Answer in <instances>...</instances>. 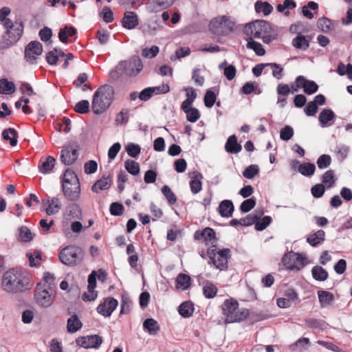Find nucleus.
<instances>
[{"instance_id":"nucleus-1","label":"nucleus","mask_w":352,"mask_h":352,"mask_svg":"<svg viewBox=\"0 0 352 352\" xmlns=\"http://www.w3.org/2000/svg\"><path fill=\"white\" fill-rule=\"evenodd\" d=\"M33 284L21 270L12 268L2 276L1 287L7 292L16 294L30 289Z\"/></svg>"},{"instance_id":"nucleus-2","label":"nucleus","mask_w":352,"mask_h":352,"mask_svg":"<svg viewBox=\"0 0 352 352\" xmlns=\"http://www.w3.org/2000/svg\"><path fill=\"white\" fill-rule=\"evenodd\" d=\"M114 89L111 85L100 87L94 93L91 104L93 112L99 115L104 112L113 100Z\"/></svg>"},{"instance_id":"nucleus-3","label":"nucleus","mask_w":352,"mask_h":352,"mask_svg":"<svg viewBox=\"0 0 352 352\" xmlns=\"http://www.w3.org/2000/svg\"><path fill=\"white\" fill-rule=\"evenodd\" d=\"M58 258L63 264L74 266L82 261L84 252L82 249L78 246L68 245L59 252Z\"/></svg>"},{"instance_id":"nucleus-4","label":"nucleus","mask_w":352,"mask_h":352,"mask_svg":"<svg viewBox=\"0 0 352 352\" xmlns=\"http://www.w3.org/2000/svg\"><path fill=\"white\" fill-rule=\"evenodd\" d=\"M272 27L270 23L264 20H256L245 26L247 34H252L255 38H261L264 34L270 33Z\"/></svg>"},{"instance_id":"nucleus-5","label":"nucleus","mask_w":352,"mask_h":352,"mask_svg":"<svg viewBox=\"0 0 352 352\" xmlns=\"http://www.w3.org/2000/svg\"><path fill=\"white\" fill-rule=\"evenodd\" d=\"M23 32V24L20 21L16 28L6 31L3 36L2 47L7 48L15 44L21 37Z\"/></svg>"},{"instance_id":"nucleus-6","label":"nucleus","mask_w":352,"mask_h":352,"mask_svg":"<svg viewBox=\"0 0 352 352\" xmlns=\"http://www.w3.org/2000/svg\"><path fill=\"white\" fill-rule=\"evenodd\" d=\"M43 52V45L37 41L30 42L25 48V58L30 64H36L38 56Z\"/></svg>"},{"instance_id":"nucleus-7","label":"nucleus","mask_w":352,"mask_h":352,"mask_svg":"<svg viewBox=\"0 0 352 352\" xmlns=\"http://www.w3.org/2000/svg\"><path fill=\"white\" fill-rule=\"evenodd\" d=\"M78 144L76 143L69 144L63 147L60 155V160L65 165L69 166L77 160Z\"/></svg>"},{"instance_id":"nucleus-8","label":"nucleus","mask_w":352,"mask_h":352,"mask_svg":"<svg viewBox=\"0 0 352 352\" xmlns=\"http://www.w3.org/2000/svg\"><path fill=\"white\" fill-rule=\"evenodd\" d=\"M34 296L36 303L43 307H48L53 302V298L48 292L47 288H43L41 283H38L35 291Z\"/></svg>"},{"instance_id":"nucleus-9","label":"nucleus","mask_w":352,"mask_h":352,"mask_svg":"<svg viewBox=\"0 0 352 352\" xmlns=\"http://www.w3.org/2000/svg\"><path fill=\"white\" fill-rule=\"evenodd\" d=\"M102 342V338L98 335L81 336L76 339V344L85 349H98L100 346Z\"/></svg>"},{"instance_id":"nucleus-10","label":"nucleus","mask_w":352,"mask_h":352,"mask_svg":"<svg viewBox=\"0 0 352 352\" xmlns=\"http://www.w3.org/2000/svg\"><path fill=\"white\" fill-rule=\"evenodd\" d=\"M239 303L233 299L226 300L222 305L223 314L226 316V323L236 322V313L238 310Z\"/></svg>"},{"instance_id":"nucleus-11","label":"nucleus","mask_w":352,"mask_h":352,"mask_svg":"<svg viewBox=\"0 0 352 352\" xmlns=\"http://www.w3.org/2000/svg\"><path fill=\"white\" fill-rule=\"evenodd\" d=\"M118 305V302L116 299L113 297H108L98 306L97 311L106 318L109 317Z\"/></svg>"},{"instance_id":"nucleus-12","label":"nucleus","mask_w":352,"mask_h":352,"mask_svg":"<svg viewBox=\"0 0 352 352\" xmlns=\"http://www.w3.org/2000/svg\"><path fill=\"white\" fill-rule=\"evenodd\" d=\"M296 87L303 88V91L307 95L315 94L318 90V85L314 80H307L303 76H298L296 80Z\"/></svg>"},{"instance_id":"nucleus-13","label":"nucleus","mask_w":352,"mask_h":352,"mask_svg":"<svg viewBox=\"0 0 352 352\" xmlns=\"http://www.w3.org/2000/svg\"><path fill=\"white\" fill-rule=\"evenodd\" d=\"M217 256V258H215L211 263L220 270H226L228 268V259L231 256L230 250L228 248L219 250Z\"/></svg>"},{"instance_id":"nucleus-14","label":"nucleus","mask_w":352,"mask_h":352,"mask_svg":"<svg viewBox=\"0 0 352 352\" xmlns=\"http://www.w3.org/2000/svg\"><path fill=\"white\" fill-rule=\"evenodd\" d=\"M176 0H148L147 8L150 12L157 13L170 8Z\"/></svg>"},{"instance_id":"nucleus-15","label":"nucleus","mask_w":352,"mask_h":352,"mask_svg":"<svg viewBox=\"0 0 352 352\" xmlns=\"http://www.w3.org/2000/svg\"><path fill=\"white\" fill-rule=\"evenodd\" d=\"M194 238L195 240H204L206 245L209 243L213 244L217 241L214 230L209 227L204 228L203 230H197L194 234Z\"/></svg>"},{"instance_id":"nucleus-16","label":"nucleus","mask_w":352,"mask_h":352,"mask_svg":"<svg viewBox=\"0 0 352 352\" xmlns=\"http://www.w3.org/2000/svg\"><path fill=\"white\" fill-rule=\"evenodd\" d=\"M218 212L222 217H231L234 211L233 202L229 199L221 201L218 207Z\"/></svg>"},{"instance_id":"nucleus-17","label":"nucleus","mask_w":352,"mask_h":352,"mask_svg":"<svg viewBox=\"0 0 352 352\" xmlns=\"http://www.w3.org/2000/svg\"><path fill=\"white\" fill-rule=\"evenodd\" d=\"M189 177L191 178L190 182V190L193 194H197L201 190V179L203 178V175L199 172L192 171L189 173Z\"/></svg>"},{"instance_id":"nucleus-18","label":"nucleus","mask_w":352,"mask_h":352,"mask_svg":"<svg viewBox=\"0 0 352 352\" xmlns=\"http://www.w3.org/2000/svg\"><path fill=\"white\" fill-rule=\"evenodd\" d=\"M121 22L124 28L133 29L138 25V15L134 12H126Z\"/></svg>"},{"instance_id":"nucleus-19","label":"nucleus","mask_w":352,"mask_h":352,"mask_svg":"<svg viewBox=\"0 0 352 352\" xmlns=\"http://www.w3.org/2000/svg\"><path fill=\"white\" fill-rule=\"evenodd\" d=\"M334 112L330 109H324L319 114L318 120L321 127L329 126L333 124L331 122L335 118Z\"/></svg>"},{"instance_id":"nucleus-20","label":"nucleus","mask_w":352,"mask_h":352,"mask_svg":"<svg viewBox=\"0 0 352 352\" xmlns=\"http://www.w3.org/2000/svg\"><path fill=\"white\" fill-rule=\"evenodd\" d=\"M111 179L109 174H104L102 177L96 181L91 186V190L94 192H98L100 190L109 189L111 186Z\"/></svg>"},{"instance_id":"nucleus-21","label":"nucleus","mask_w":352,"mask_h":352,"mask_svg":"<svg viewBox=\"0 0 352 352\" xmlns=\"http://www.w3.org/2000/svg\"><path fill=\"white\" fill-rule=\"evenodd\" d=\"M66 220L80 219L82 217V211L80 206L76 204H69L64 214Z\"/></svg>"},{"instance_id":"nucleus-22","label":"nucleus","mask_w":352,"mask_h":352,"mask_svg":"<svg viewBox=\"0 0 352 352\" xmlns=\"http://www.w3.org/2000/svg\"><path fill=\"white\" fill-rule=\"evenodd\" d=\"M78 184H80L79 179L76 174L72 170L67 168L63 175V181H62V188L68 189L67 188V184H70V186L76 185L78 187Z\"/></svg>"},{"instance_id":"nucleus-23","label":"nucleus","mask_w":352,"mask_h":352,"mask_svg":"<svg viewBox=\"0 0 352 352\" xmlns=\"http://www.w3.org/2000/svg\"><path fill=\"white\" fill-rule=\"evenodd\" d=\"M56 164V160L52 156L41 159L38 165L39 171L43 174L50 173Z\"/></svg>"},{"instance_id":"nucleus-24","label":"nucleus","mask_w":352,"mask_h":352,"mask_svg":"<svg viewBox=\"0 0 352 352\" xmlns=\"http://www.w3.org/2000/svg\"><path fill=\"white\" fill-rule=\"evenodd\" d=\"M68 188L66 192V189L63 188V192L65 198L69 201H77L80 195V185L78 184V188L76 185L70 186L67 184Z\"/></svg>"},{"instance_id":"nucleus-25","label":"nucleus","mask_w":352,"mask_h":352,"mask_svg":"<svg viewBox=\"0 0 352 352\" xmlns=\"http://www.w3.org/2000/svg\"><path fill=\"white\" fill-rule=\"evenodd\" d=\"M225 149L229 153H238L241 149V145L238 143L237 138L235 135H230L225 144Z\"/></svg>"},{"instance_id":"nucleus-26","label":"nucleus","mask_w":352,"mask_h":352,"mask_svg":"<svg viewBox=\"0 0 352 352\" xmlns=\"http://www.w3.org/2000/svg\"><path fill=\"white\" fill-rule=\"evenodd\" d=\"M292 45L298 50H307L309 47V40L302 34H299L292 40Z\"/></svg>"},{"instance_id":"nucleus-27","label":"nucleus","mask_w":352,"mask_h":352,"mask_svg":"<svg viewBox=\"0 0 352 352\" xmlns=\"http://www.w3.org/2000/svg\"><path fill=\"white\" fill-rule=\"evenodd\" d=\"M82 327V323L76 314H74L67 319V329L68 332L75 333L80 329Z\"/></svg>"},{"instance_id":"nucleus-28","label":"nucleus","mask_w":352,"mask_h":352,"mask_svg":"<svg viewBox=\"0 0 352 352\" xmlns=\"http://www.w3.org/2000/svg\"><path fill=\"white\" fill-rule=\"evenodd\" d=\"M210 31L217 35L226 34V30L223 29L221 16L213 19L209 23Z\"/></svg>"},{"instance_id":"nucleus-29","label":"nucleus","mask_w":352,"mask_h":352,"mask_svg":"<svg viewBox=\"0 0 352 352\" xmlns=\"http://www.w3.org/2000/svg\"><path fill=\"white\" fill-rule=\"evenodd\" d=\"M176 288L181 290H186L191 285L190 277L183 273H180L176 278Z\"/></svg>"},{"instance_id":"nucleus-30","label":"nucleus","mask_w":352,"mask_h":352,"mask_svg":"<svg viewBox=\"0 0 352 352\" xmlns=\"http://www.w3.org/2000/svg\"><path fill=\"white\" fill-rule=\"evenodd\" d=\"M142 325L144 329L150 335H155L160 330L157 322L153 318H146L143 322Z\"/></svg>"},{"instance_id":"nucleus-31","label":"nucleus","mask_w":352,"mask_h":352,"mask_svg":"<svg viewBox=\"0 0 352 352\" xmlns=\"http://www.w3.org/2000/svg\"><path fill=\"white\" fill-rule=\"evenodd\" d=\"M325 232L322 230H319L315 233L310 234L307 237V242L311 246L316 247L324 241Z\"/></svg>"},{"instance_id":"nucleus-32","label":"nucleus","mask_w":352,"mask_h":352,"mask_svg":"<svg viewBox=\"0 0 352 352\" xmlns=\"http://www.w3.org/2000/svg\"><path fill=\"white\" fill-rule=\"evenodd\" d=\"M18 132L13 128H8L3 131L2 137L5 140H9L12 146L17 144Z\"/></svg>"},{"instance_id":"nucleus-33","label":"nucleus","mask_w":352,"mask_h":352,"mask_svg":"<svg viewBox=\"0 0 352 352\" xmlns=\"http://www.w3.org/2000/svg\"><path fill=\"white\" fill-rule=\"evenodd\" d=\"M194 309V305L190 301H185L178 307L179 314L184 318L190 317L193 314Z\"/></svg>"},{"instance_id":"nucleus-34","label":"nucleus","mask_w":352,"mask_h":352,"mask_svg":"<svg viewBox=\"0 0 352 352\" xmlns=\"http://www.w3.org/2000/svg\"><path fill=\"white\" fill-rule=\"evenodd\" d=\"M317 294L322 307H326L331 305L334 300L333 294L327 291L318 290Z\"/></svg>"},{"instance_id":"nucleus-35","label":"nucleus","mask_w":352,"mask_h":352,"mask_svg":"<svg viewBox=\"0 0 352 352\" xmlns=\"http://www.w3.org/2000/svg\"><path fill=\"white\" fill-rule=\"evenodd\" d=\"M313 278L318 281H324L328 278V272L322 267L316 265L311 270Z\"/></svg>"},{"instance_id":"nucleus-36","label":"nucleus","mask_w":352,"mask_h":352,"mask_svg":"<svg viewBox=\"0 0 352 352\" xmlns=\"http://www.w3.org/2000/svg\"><path fill=\"white\" fill-rule=\"evenodd\" d=\"M130 118V110L128 109H122L117 113L115 119L116 125L126 126Z\"/></svg>"},{"instance_id":"nucleus-37","label":"nucleus","mask_w":352,"mask_h":352,"mask_svg":"<svg viewBox=\"0 0 352 352\" xmlns=\"http://www.w3.org/2000/svg\"><path fill=\"white\" fill-rule=\"evenodd\" d=\"M158 29V24L157 21L153 23H144L141 25L140 30L146 36H154Z\"/></svg>"},{"instance_id":"nucleus-38","label":"nucleus","mask_w":352,"mask_h":352,"mask_svg":"<svg viewBox=\"0 0 352 352\" xmlns=\"http://www.w3.org/2000/svg\"><path fill=\"white\" fill-rule=\"evenodd\" d=\"M298 172L304 176L311 177L314 174L316 166L311 162H306L299 164L298 168Z\"/></svg>"},{"instance_id":"nucleus-39","label":"nucleus","mask_w":352,"mask_h":352,"mask_svg":"<svg viewBox=\"0 0 352 352\" xmlns=\"http://www.w3.org/2000/svg\"><path fill=\"white\" fill-rule=\"evenodd\" d=\"M246 41L247 47L254 50L258 56H263L265 54V50L260 43L255 41L252 37L248 38Z\"/></svg>"},{"instance_id":"nucleus-40","label":"nucleus","mask_w":352,"mask_h":352,"mask_svg":"<svg viewBox=\"0 0 352 352\" xmlns=\"http://www.w3.org/2000/svg\"><path fill=\"white\" fill-rule=\"evenodd\" d=\"M15 91V85L13 82L8 81L6 78L0 80V94H10Z\"/></svg>"},{"instance_id":"nucleus-41","label":"nucleus","mask_w":352,"mask_h":352,"mask_svg":"<svg viewBox=\"0 0 352 352\" xmlns=\"http://www.w3.org/2000/svg\"><path fill=\"white\" fill-rule=\"evenodd\" d=\"M32 239L33 234L28 227L23 226L19 228V241L23 243H28L31 241Z\"/></svg>"},{"instance_id":"nucleus-42","label":"nucleus","mask_w":352,"mask_h":352,"mask_svg":"<svg viewBox=\"0 0 352 352\" xmlns=\"http://www.w3.org/2000/svg\"><path fill=\"white\" fill-rule=\"evenodd\" d=\"M256 12H263L265 16H267L273 11V7L267 1H257L255 5Z\"/></svg>"},{"instance_id":"nucleus-43","label":"nucleus","mask_w":352,"mask_h":352,"mask_svg":"<svg viewBox=\"0 0 352 352\" xmlns=\"http://www.w3.org/2000/svg\"><path fill=\"white\" fill-rule=\"evenodd\" d=\"M321 180L322 184L326 185L327 188H331L336 182L334 171L333 170L326 171L322 175Z\"/></svg>"},{"instance_id":"nucleus-44","label":"nucleus","mask_w":352,"mask_h":352,"mask_svg":"<svg viewBox=\"0 0 352 352\" xmlns=\"http://www.w3.org/2000/svg\"><path fill=\"white\" fill-rule=\"evenodd\" d=\"M61 208L59 199L57 197H53L48 207L45 209V212L48 215H52L56 214Z\"/></svg>"},{"instance_id":"nucleus-45","label":"nucleus","mask_w":352,"mask_h":352,"mask_svg":"<svg viewBox=\"0 0 352 352\" xmlns=\"http://www.w3.org/2000/svg\"><path fill=\"white\" fill-rule=\"evenodd\" d=\"M129 67L132 71L133 73L135 74H138L143 67V64L141 59L135 56L130 59L129 63Z\"/></svg>"},{"instance_id":"nucleus-46","label":"nucleus","mask_w":352,"mask_h":352,"mask_svg":"<svg viewBox=\"0 0 352 352\" xmlns=\"http://www.w3.org/2000/svg\"><path fill=\"white\" fill-rule=\"evenodd\" d=\"M124 167L127 172L132 175H137L140 173L139 164L134 160H126L124 162Z\"/></svg>"},{"instance_id":"nucleus-47","label":"nucleus","mask_w":352,"mask_h":352,"mask_svg":"<svg viewBox=\"0 0 352 352\" xmlns=\"http://www.w3.org/2000/svg\"><path fill=\"white\" fill-rule=\"evenodd\" d=\"M318 9V5L314 1H309L307 4L302 7V12L304 16L309 19H311L314 17L313 13L310 10H316Z\"/></svg>"},{"instance_id":"nucleus-48","label":"nucleus","mask_w":352,"mask_h":352,"mask_svg":"<svg viewBox=\"0 0 352 352\" xmlns=\"http://www.w3.org/2000/svg\"><path fill=\"white\" fill-rule=\"evenodd\" d=\"M217 292V287L211 282H207L203 288V293L206 298H214Z\"/></svg>"},{"instance_id":"nucleus-49","label":"nucleus","mask_w":352,"mask_h":352,"mask_svg":"<svg viewBox=\"0 0 352 352\" xmlns=\"http://www.w3.org/2000/svg\"><path fill=\"white\" fill-rule=\"evenodd\" d=\"M349 151V146L344 144H338L335 147V152L342 161L347 157Z\"/></svg>"},{"instance_id":"nucleus-50","label":"nucleus","mask_w":352,"mask_h":352,"mask_svg":"<svg viewBox=\"0 0 352 352\" xmlns=\"http://www.w3.org/2000/svg\"><path fill=\"white\" fill-rule=\"evenodd\" d=\"M332 23L327 17L319 18L317 21V27L323 32H329L331 30Z\"/></svg>"},{"instance_id":"nucleus-51","label":"nucleus","mask_w":352,"mask_h":352,"mask_svg":"<svg viewBox=\"0 0 352 352\" xmlns=\"http://www.w3.org/2000/svg\"><path fill=\"white\" fill-rule=\"evenodd\" d=\"M221 21L223 23V29L226 30V34L234 31L236 21L230 16H222Z\"/></svg>"},{"instance_id":"nucleus-52","label":"nucleus","mask_w":352,"mask_h":352,"mask_svg":"<svg viewBox=\"0 0 352 352\" xmlns=\"http://www.w3.org/2000/svg\"><path fill=\"white\" fill-rule=\"evenodd\" d=\"M217 96L215 93L211 89H208L205 94L204 101V104L208 108L213 107L216 102Z\"/></svg>"},{"instance_id":"nucleus-53","label":"nucleus","mask_w":352,"mask_h":352,"mask_svg":"<svg viewBox=\"0 0 352 352\" xmlns=\"http://www.w3.org/2000/svg\"><path fill=\"white\" fill-rule=\"evenodd\" d=\"M259 173V167L256 164H252L248 166L243 171V176L248 179L254 178Z\"/></svg>"},{"instance_id":"nucleus-54","label":"nucleus","mask_w":352,"mask_h":352,"mask_svg":"<svg viewBox=\"0 0 352 352\" xmlns=\"http://www.w3.org/2000/svg\"><path fill=\"white\" fill-rule=\"evenodd\" d=\"M256 206V199L254 197H251L244 200L240 206V210L246 213L250 212L252 209H253Z\"/></svg>"},{"instance_id":"nucleus-55","label":"nucleus","mask_w":352,"mask_h":352,"mask_svg":"<svg viewBox=\"0 0 352 352\" xmlns=\"http://www.w3.org/2000/svg\"><path fill=\"white\" fill-rule=\"evenodd\" d=\"M272 219L271 217L265 216L262 219L257 220L254 228L257 231H263L272 223Z\"/></svg>"},{"instance_id":"nucleus-56","label":"nucleus","mask_w":352,"mask_h":352,"mask_svg":"<svg viewBox=\"0 0 352 352\" xmlns=\"http://www.w3.org/2000/svg\"><path fill=\"white\" fill-rule=\"evenodd\" d=\"M127 154L133 158H137L140 152L141 147L140 145L134 143H129L125 148Z\"/></svg>"},{"instance_id":"nucleus-57","label":"nucleus","mask_w":352,"mask_h":352,"mask_svg":"<svg viewBox=\"0 0 352 352\" xmlns=\"http://www.w3.org/2000/svg\"><path fill=\"white\" fill-rule=\"evenodd\" d=\"M89 102L87 100H82L76 103L74 109L76 113L85 114L89 112Z\"/></svg>"},{"instance_id":"nucleus-58","label":"nucleus","mask_w":352,"mask_h":352,"mask_svg":"<svg viewBox=\"0 0 352 352\" xmlns=\"http://www.w3.org/2000/svg\"><path fill=\"white\" fill-rule=\"evenodd\" d=\"M162 192L168 200L169 204H175L177 201V197L171 190L169 186H164L162 188Z\"/></svg>"},{"instance_id":"nucleus-59","label":"nucleus","mask_w":352,"mask_h":352,"mask_svg":"<svg viewBox=\"0 0 352 352\" xmlns=\"http://www.w3.org/2000/svg\"><path fill=\"white\" fill-rule=\"evenodd\" d=\"M316 163L320 169L327 168L331 163V157L329 155L323 154L318 158Z\"/></svg>"},{"instance_id":"nucleus-60","label":"nucleus","mask_w":352,"mask_h":352,"mask_svg":"<svg viewBox=\"0 0 352 352\" xmlns=\"http://www.w3.org/2000/svg\"><path fill=\"white\" fill-rule=\"evenodd\" d=\"M124 208L123 205L118 202H113L109 207V212L113 216H120L123 214Z\"/></svg>"},{"instance_id":"nucleus-61","label":"nucleus","mask_w":352,"mask_h":352,"mask_svg":"<svg viewBox=\"0 0 352 352\" xmlns=\"http://www.w3.org/2000/svg\"><path fill=\"white\" fill-rule=\"evenodd\" d=\"M294 135V130L291 126L287 125L280 131V138L284 141H289Z\"/></svg>"},{"instance_id":"nucleus-62","label":"nucleus","mask_w":352,"mask_h":352,"mask_svg":"<svg viewBox=\"0 0 352 352\" xmlns=\"http://www.w3.org/2000/svg\"><path fill=\"white\" fill-rule=\"evenodd\" d=\"M325 192V186L323 184H317L311 188V192L314 197L320 198Z\"/></svg>"},{"instance_id":"nucleus-63","label":"nucleus","mask_w":352,"mask_h":352,"mask_svg":"<svg viewBox=\"0 0 352 352\" xmlns=\"http://www.w3.org/2000/svg\"><path fill=\"white\" fill-rule=\"evenodd\" d=\"M57 48H54L52 50L46 54L45 59L48 64L50 65H56L58 57L57 56Z\"/></svg>"},{"instance_id":"nucleus-64","label":"nucleus","mask_w":352,"mask_h":352,"mask_svg":"<svg viewBox=\"0 0 352 352\" xmlns=\"http://www.w3.org/2000/svg\"><path fill=\"white\" fill-rule=\"evenodd\" d=\"M131 300L127 296H122L120 305V314H128L130 312Z\"/></svg>"}]
</instances>
